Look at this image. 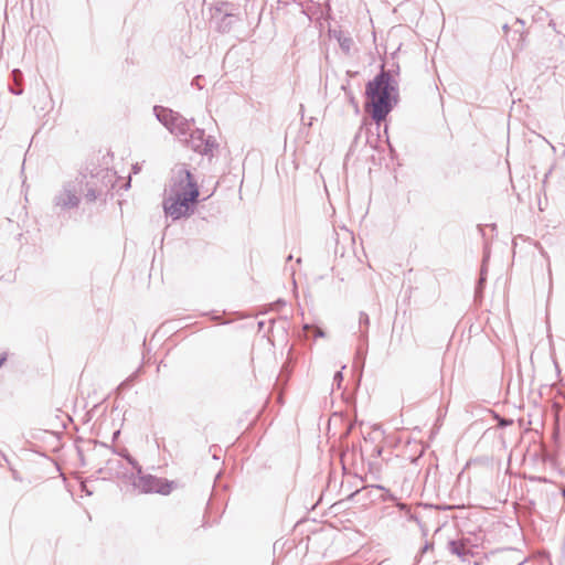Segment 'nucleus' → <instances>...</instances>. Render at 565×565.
<instances>
[{
	"instance_id": "obj_4",
	"label": "nucleus",
	"mask_w": 565,
	"mask_h": 565,
	"mask_svg": "<svg viewBox=\"0 0 565 565\" xmlns=\"http://www.w3.org/2000/svg\"><path fill=\"white\" fill-rule=\"evenodd\" d=\"M154 484L151 489H153V492L160 493L163 495L170 494L173 489L175 488V483L173 481H169L163 478H156V481H152Z\"/></svg>"
},
{
	"instance_id": "obj_5",
	"label": "nucleus",
	"mask_w": 565,
	"mask_h": 565,
	"mask_svg": "<svg viewBox=\"0 0 565 565\" xmlns=\"http://www.w3.org/2000/svg\"><path fill=\"white\" fill-rule=\"evenodd\" d=\"M152 481H156V477L148 476V477H141L139 478L137 482V487L140 488L145 492H153V489H151L154 484Z\"/></svg>"
},
{
	"instance_id": "obj_6",
	"label": "nucleus",
	"mask_w": 565,
	"mask_h": 565,
	"mask_svg": "<svg viewBox=\"0 0 565 565\" xmlns=\"http://www.w3.org/2000/svg\"><path fill=\"white\" fill-rule=\"evenodd\" d=\"M156 111H157V117L158 119L164 125V117L167 118V120H171L175 113H173L172 110H169V109H164V108H154Z\"/></svg>"
},
{
	"instance_id": "obj_2",
	"label": "nucleus",
	"mask_w": 565,
	"mask_h": 565,
	"mask_svg": "<svg viewBox=\"0 0 565 565\" xmlns=\"http://www.w3.org/2000/svg\"><path fill=\"white\" fill-rule=\"evenodd\" d=\"M199 196V189L189 171H184L180 180L169 190L163 201L164 213L173 220L189 215L191 205Z\"/></svg>"
},
{
	"instance_id": "obj_1",
	"label": "nucleus",
	"mask_w": 565,
	"mask_h": 565,
	"mask_svg": "<svg viewBox=\"0 0 565 565\" xmlns=\"http://www.w3.org/2000/svg\"><path fill=\"white\" fill-rule=\"evenodd\" d=\"M366 108L372 118L380 122L386 118L397 102V87L392 76L382 71L366 85Z\"/></svg>"
},
{
	"instance_id": "obj_7",
	"label": "nucleus",
	"mask_w": 565,
	"mask_h": 565,
	"mask_svg": "<svg viewBox=\"0 0 565 565\" xmlns=\"http://www.w3.org/2000/svg\"><path fill=\"white\" fill-rule=\"evenodd\" d=\"M335 379H337V380H341V379H342V374H341V372H337V374H335Z\"/></svg>"
},
{
	"instance_id": "obj_3",
	"label": "nucleus",
	"mask_w": 565,
	"mask_h": 565,
	"mask_svg": "<svg viewBox=\"0 0 565 565\" xmlns=\"http://www.w3.org/2000/svg\"><path fill=\"white\" fill-rule=\"evenodd\" d=\"M164 126L175 135H185L190 129V122L179 114H175L171 120L164 117Z\"/></svg>"
}]
</instances>
